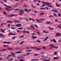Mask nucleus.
<instances>
[{
	"label": "nucleus",
	"instance_id": "34",
	"mask_svg": "<svg viewBox=\"0 0 61 61\" xmlns=\"http://www.w3.org/2000/svg\"><path fill=\"white\" fill-rule=\"evenodd\" d=\"M34 25L36 27V28H38V27L37 25L36 24H35Z\"/></svg>",
	"mask_w": 61,
	"mask_h": 61
},
{
	"label": "nucleus",
	"instance_id": "23",
	"mask_svg": "<svg viewBox=\"0 0 61 61\" xmlns=\"http://www.w3.org/2000/svg\"><path fill=\"white\" fill-rule=\"evenodd\" d=\"M0 30H2V33H4V32H5V29L3 30L1 28L0 29Z\"/></svg>",
	"mask_w": 61,
	"mask_h": 61
},
{
	"label": "nucleus",
	"instance_id": "18",
	"mask_svg": "<svg viewBox=\"0 0 61 61\" xmlns=\"http://www.w3.org/2000/svg\"><path fill=\"white\" fill-rule=\"evenodd\" d=\"M50 61V59H45V60H43V61Z\"/></svg>",
	"mask_w": 61,
	"mask_h": 61
},
{
	"label": "nucleus",
	"instance_id": "64",
	"mask_svg": "<svg viewBox=\"0 0 61 61\" xmlns=\"http://www.w3.org/2000/svg\"><path fill=\"white\" fill-rule=\"evenodd\" d=\"M9 35H13V33H9Z\"/></svg>",
	"mask_w": 61,
	"mask_h": 61
},
{
	"label": "nucleus",
	"instance_id": "53",
	"mask_svg": "<svg viewBox=\"0 0 61 61\" xmlns=\"http://www.w3.org/2000/svg\"><path fill=\"white\" fill-rule=\"evenodd\" d=\"M36 49L37 50H40L41 48H36Z\"/></svg>",
	"mask_w": 61,
	"mask_h": 61
},
{
	"label": "nucleus",
	"instance_id": "32",
	"mask_svg": "<svg viewBox=\"0 0 61 61\" xmlns=\"http://www.w3.org/2000/svg\"><path fill=\"white\" fill-rule=\"evenodd\" d=\"M20 61H25V60L23 59H20L19 60Z\"/></svg>",
	"mask_w": 61,
	"mask_h": 61
},
{
	"label": "nucleus",
	"instance_id": "7",
	"mask_svg": "<svg viewBox=\"0 0 61 61\" xmlns=\"http://www.w3.org/2000/svg\"><path fill=\"white\" fill-rule=\"evenodd\" d=\"M42 4H45V5H47L48 4H49V3H48V2H46L43 1H42Z\"/></svg>",
	"mask_w": 61,
	"mask_h": 61
},
{
	"label": "nucleus",
	"instance_id": "17",
	"mask_svg": "<svg viewBox=\"0 0 61 61\" xmlns=\"http://www.w3.org/2000/svg\"><path fill=\"white\" fill-rule=\"evenodd\" d=\"M9 57H10V55H9L7 57H5L4 58H5V59H9Z\"/></svg>",
	"mask_w": 61,
	"mask_h": 61
},
{
	"label": "nucleus",
	"instance_id": "40",
	"mask_svg": "<svg viewBox=\"0 0 61 61\" xmlns=\"http://www.w3.org/2000/svg\"><path fill=\"white\" fill-rule=\"evenodd\" d=\"M45 8L46 9H47V10H48L49 9V8L48 7H46Z\"/></svg>",
	"mask_w": 61,
	"mask_h": 61
},
{
	"label": "nucleus",
	"instance_id": "36",
	"mask_svg": "<svg viewBox=\"0 0 61 61\" xmlns=\"http://www.w3.org/2000/svg\"><path fill=\"white\" fill-rule=\"evenodd\" d=\"M36 42H38L39 43H41V42L39 40H38L36 41Z\"/></svg>",
	"mask_w": 61,
	"mask_h": 61
},
{
	"label": "nucleus",
	"instance_id": "41",
	"mask_svg": "<svg viewBox=\"0 0 61 61\" xmlns=\"http://www.w3.org/2000/svg\"><path fill=\"white\" fill-rule=\"evenodd\" d=\"M54 13H57V11L56 10H54Z\"/></svg>",
	"mask_w": 61,
	"mask_h": 61
},
{
	"label": "nucleus",
	"instance_id": "43",
	"mask_svg": "<svg viewBox=\"0 0 61 61\" xmlns=\"http://www.w3.org/2000/svg\"><path fill=\"white\" fill-rule=\"evenodd\" d=\"M46 5L45 4H43L42 6H41V7H43V6H46Z\"/></svg>",
	"mask_w": 61,
	"mask_h": 61
},
{
	"label": "nucleus",
	"instance_id": "21",
	"mask_svg": "<svg viewBox=\"0 0 61 61\" xmlns=\"http://www.w3.org/2000/svg\"><path fill=\"white\" fill-rule=\"evenodd\" d=\"M32 61H38V60H37V59H32L31 60Z\"/></svg>",
	"mask_w": 61,
	"mask_h": 61
},
{
	"label": "nucleus",
	"instance_id": "51",
	"mask_svg": "<svg viewBox=\"0 0 61 61\" xmlns=\"http://www.w3.org/2000/svg\"><path fill=\"white\" fill-rule=\"evenodd\" d=\"M26 49H29L30 48V47H26Z\"/></svg>",
	"mask_w": 61,
	"mask_h": 61
},
{
	"label": "nucleus",
	"instance_id": "37",
	"mask_svg": "<svg viewBox=\"0 0 61 61\" xmlns=\"http://www.w3.org/2000/svg\"><path fill=\"white\" fill-rule=\"evenodd\" d=\"M9 46V45H3V46H4V47H8Z\"/></svg>",
	"mask_w": 61,
	"mask_h": 61
},
{
	"label": "nucleus",
	"instance_id": "20",
	"mask_svg": "<svg viewBox=\"0 0 61 61\" xmlns=\"http://www.w3.org/2000/svg\"><path fill=\"white\" fill-rule=\"evenodd\" d=\"M36 21L38 22V23H41V21H40V20H39L38 19H36Z\"/></svg>",
	"mask_w": 61,
	"mask_h": 61
},
{
	"label": "nucleus",
	"instance_id": "15",
	"mask_svg": "<svg viewBox=\"0 0 61 61\" xmlns=\"http://www.w3.org/2000/svg\"><path fill=\"white\" fill-rule=\"evenodd\" d=\"M7 49L8 50H13V48L9 47L7 48Z\"/></svg>",
	"mask_w": 61,
	"mask_h": 61
},
{
	"label": "nucleus",
	"instance_id": "12",
	"mask_svg": "<svg viewBox=\"0 0 61 61\" xmlns=\"http://www.w3.org/2000/svg\"><path fill=\"white\" fill-rule=\"evenodd\" d=\"M31 37L33 39H36L37 38V37L36 36H32Z\"/></svg>",
	"mask_w": 61,
	"mask_h": 61
},
{
	"label": "nucleus",
	"instance_id": "9",
	"mask_svg": "<svg viewBox=\"0 0 61 61\" xmlns=\"http://www.w3.org/2000/svg\"><path fill=\"white\" fill-rule=\"evenodd\" d=\"M61 36V33H59L56 34V36Z\"/></svg>",
	"mask_w": 61,
	"mask_h": 61
},
{
	"label": "nucleus",
	"instance_id": "14",
	"mask_svg": "<svg viewBox=\"0 0 61 61\" xmlns=\"http://www.w3.org/2000/svg\"><path fill=\"white\" fill-rule=\"evenodd\" d=\"M21 32H23L22 33L24 34H25V33H26V31H25L24 30H23L22 31H21Z\"/></svg>",
	"mask_w": 61,
	"mask_h": 61
},
{
	"label": "nucleus",
	"instance_id": "27",
	"mask_svg": "<svg viewBox=\"0 0 61 61\" xmlns=\"http://www.w3.org/2000/svg\"><path fill=\"white\" fill-rule=\"evenodd\" d=\"M20 13H23L24 12V10H23L22 9H21L20 10Z\"/></svg>",
	"mask_w": 61,
	"mask_h": 61
},
{
	"label": "nucleus",
	"instance_id": "46",
	"mask_svg": "<svg viewBox=\"0 0 61 61\" xmlns=\"http://www.w3.org/2000/svg\"><path fill=\"white\" fill-rule=\"evenodd\" d=\"M3 13L4 14V15H7V14H6V12H3Z\"/></svg>",
	"mask_w": 61,
	"mask_h": 61
},
{
	"label": "nucleus",
	"instance_id": "48",
	"mask_svg": "<svg viewBox=\"0 0 61 61\" xmlns=\"http://www.w3.org/2000/svg\"><path fill=\"white\" fill-rule=\"evenodd\" d=\"M43 32H44V33H48V31H46L45 30H44L43 31Z\"/></svg>",
	"mask_w": 61,
	"mask_h": 61
},
{
	"label": "nucleus",
	"instance_id": "55",
	"mask_svg": "<svg viewBox=\"0 0 61 61\" xmlns=\"http://www.w3.org/2000/svg\"><path fill=\"white\" fill-rule=\"evenodd\" d=\"M54 16H57V15L55 13H54Z\"/></svg>",
	"mask_w": 61,
	"mask_h": 61
},
{
	"label": "nucleus",
	"instance_id": "31",
	"mask_svg": "<svg viewBox=\"0 0 61 61\" xmlns=\"http://www.w3.org/2000/svg\"><path fill=\"white\" fill-rule=\"evenodd\" d=\"M40 9H43V10H46V9L44 7L41 8H40Z\"/></svg>",
	"mask_w": 61,
	"mask_h": 61
},
{
	"label": "nucleus",
	"instance_id": "10",
	"mask_svg": "<svg viewBox=\"0 0 61 61\" xmlns=\"http://www.w3.org/2000/svg\"><path fill=\"white\" fill-rule=\"evenodd\" d=\"M41 21H45L46 20L45 19L41 18L39 19Z\"/></svg>",
	"mask_w": 61,
	"mask_h": 61
},
{
	"label": "nucleus",
	"instance_id": "47",
	"mask_svg": "<svg viewBox=\"0 0 61 61\" xmlns=\"http://www.w3.org/2000/svg\"><path fill=\"white\" fill-rule=\"evenodd\" d=\"M11 29H15V27H11Z\"/></svg>",
	"mask_w": 61,
	"mask_h": 61
},
{
	"label": "nucleus",
	"instance_id": "1",
	"mask_svg": "<svg viewBox=\"0 0 61 61\" xmlns=\"http://www.w3.org/2000/svg\"><path fill=\"white\" fill-rule=\"evenodd\" d=\"M5 9L6 10H7L8 12H10V11H11L12 10H13L14 9L12 8L10 9V8H5Z\"/></svg>",
	"mask_w": 61,
	"mask_h": 61
},
{
	"label": "nucleus",
	"instance_id": "4",
	"mask_svg": "<svg viewBox=\"0 0 61 61\" xmlns=\"http://www.w3.org/2000/svg\"><path fill=\"white\" fill-rule=\"evenodd\" d=\"M24 10L25 11V12H27H27H29L30 11H32V9H30V10H28V9H25Z\"/></svg>",
	"mask_w": 61,
	"mask_h": 61
},
{
	"label": "nucleus",
	"instance_id": "54",
	"mask_svg": "<svg viewBox=\"0 0 61 61\" xmlns=\"http://www.w3.org/2000/svg\"><path fill=\"white\" fill-rule=\"evenodd\" d=\"M37 33L39 35L40 34V32L39 31H37Z\"/></svg>",
	"mask_w": 61,
	"mask_h": 61
},
{
	"label": "nucleus",
	"instance_id": "56",
	"mask_svg": "<svg viewBox=\"0 0 61 61\" xmlns=\"http://www.w3.org/2000/svg\"><path fill=\"white\" fill-rule=\"evenodd\" d=\"M15 11H18L19 10L18 9H15Z\"/></svg>",
	"mask_w": 61,
	"mask_h": 61
},
{
	"label": "nucleus",
	"instance_id": "49",
	"mask_svg": "<svg viewBox=\"0 0 61 61\" xmlns=\"http://www.w3.org/2000/svg\"><path fill=\"white\" fill-rule=\"evenodd\" d=\"M48 28L49 29H50L51 30H54V29H53L52 28H51L50 27H49Z\"/></svg>",
	"mask_w": 61,
	"mask_h": 61
},
{
	"label": "nucleus",
	"instance_id": "44",
	"mask_svg": "<svg viewBox=\"0 0 61 61\" xmlns=\"http://www.w3.org/2000/svg\"><path fill=\"white\" fill-rule=\"evenodd\" d=\"M16 37H15V36H13V38H12V40L14 39H15V38Z\"/></svg>",
	"mask_w": 61,
	"mask_h": 61
},
{
	"label": "nucleus",
	"instance_id": "22",
	"mask_svg": "<svg viewBox=\"0 0 61 61\" xmlns=\"http://www.w3.org/2000/svg\"><path fill=\"white\" fill-rule=\"evenodd\" d=\"M12 23L13 22L12 21H10L9 20L7 22V23Z\"/></svg>",
	"mask_w": 61,
	"mask_h": 61
},
{
	"label": "nucleus",
	"instance_id": "63",
	"mask_svg": "<svg viewBox=\"0 0 61 61\" xmlns=\"http://www.w3.org/2000/svg\"><path fill=\"white\" fill-rule=\"evenodd\" d=\"M51 46L54 47V46L53 44H51Z\"/></svg>",
	"mask_w": 61,
	"mask_h": 61
},
{
	"label": "nucleus",
	"instance_id": "3",
	"mask_svg": "<svg viewBox=\"0 0 61 61\" xmlns=\"http://www.w3.org/2000/svg\"><path fill=\"white\" fill-rule=\"evenodd\" d=\"M15 15L14 14H10L9 15H8L7 17H13V16H14Z\"/></svg>",
	"mask_w": 61,
	"mask_h": 61
},
{
	"label": "nucleus",
	"instance_id": "42",
	"mask_svg": "<svg viewBox=\"0 0 61 61\" xmlns=\"http://www.w3.org/2000/svg\"><path fill=\"white\" fill-rule=\"evenodd\" d=\"M3 1L4 3H6L7 2V0H3Z\"/></svg>",
	"mask_w": 61,
	"mask_h": 61
},
{
	"label": "nucleus",
	"instance_id": "2",
	"mask_svg": "<svg viewBox=\"0 0 61 61\" xmlns=\"http://www.w3.org/2000/svg\"><path fill=\"white\" fill-rule=\"evenodd\" d=\"M27 56V55L25 54V55H23V54L21 56V57H20L19 56H18L17 58L18 59H21V58H24V56Z\"/></svg>",
	"mask_w": 61,
	"mask_h": 61
},
{
	"label": "nucleus",
	"instance_id": "33",
	"mask_svg": "<svg viewBox=\"0 0 61 61\" xmlns=\"http://www.w3.org/2000/svg\"><path fill=\"white\" fill-rule=\"evenodd\" d=\"M24 43V41H22L20 43V45H22V44H23V43Z\"/></svg>",
	"mask_w": 61,
	"mask_h": 61
},
{
	"label": "nucleus",
	"instance_id": "19",
	"mask_svg": "<svg viewBox=\"0 0 61 61\" xmlns=\"http://www.w3.org/2000/svg\"><path fill=\"white\" fill-rule=\"evenodd\" d=\"M30 27H31V28L32 29H35V28H33L34 27L33 26V25H30Z\"/></svg>",
	"mask_w": 61,
	"mask_h": 61
},
{
	"label": "nucleus",
	"instance_id": "5",
	"mask_svg": "<svg viewBox=\"0 0 61 61\" xmlns=\"http://www.w3.org/2000/svg\"><path fill=\"white\" fill-rule=\"evenodd\" d=\"M4 6H6V7H7V8H12L10 6H9L5 4L4 5Z\"/></svg>",
	"mask_w": 61,
	"mask_h": 61
},
{
	"label": "nucleus",
	"instance_id": "60",
	"mask_svg": "<svg viewBox=\"0 0 61 61\" xmlns=\"http://www.w3.org/2000/svg\"><path fill=\"white\" fill-rule=\"evenodd\" d=\"M13 56L14 57H15V54H12V56Z\"/></svg>",
	"mask_w": 61,
	"mask_h": 61
},
{
	"label": "nucleus",
	"instance_id": "29",
	"mask_svg": "<svg viewBox=\"0 0 61 61\" xmlns=\"http://www.w3.org/2000/svg\"><path fill=\"white\" fill-rule=\"evenodd\" d=\"M51 23V22L50 21H47L46 23V24H49Z\"/></svg>",
	"mask_w": 61,
	"mask_h": 61
},
{
	"label": "nucleus",
	"instance_id": "45",
	"mask_svg": "<svg viewBox=\"0 0 61 61\" xmlns=\"http://www.w3.org/2000/svg\"><path fill=\"white\" fill-rule=\"evenodd\" d=\"M37 55H39V54H35L34 55V56H37Z\"/></svg>",
	"mask_w": 61,
	"mask_h": 61
},
{
	"label": "nucleus",
	"instance_id": "25",
	"mask_svg": "<svg viewBox=\"0 0 61 61\" xmlns=\"http://www.w3.org/2000/svg\"><path fill=\"white\" fill-rule=\"evenodd\" d=\"M25 14V12H23V13H20L19 14L20 15H23V14Z\"/></svg>",
	"mask_w": 61,
	"mask_h": 61
},
{
	"label": "nucleus",
	"instance_id": "30",
	"mask_svg": "<svg viewBox=\"0 0 61 61\" xmlns=\"http://www.w3.org/2000/svg\"><path fill=\"white\" fill-rule=\"evenodd\" d=\"M54 48H56V49H58V47L56 46H54Z\"/></svg>",
	"mask_w": 61,
	"mask_h": 61
},
{
	"label": "nucleus",
	"instance_id": "50",
	"mask_svg": "<svg viewBox=\"0 0 61 61\" xmlns=\"http://www.w3.org/2000/svg\"><path fill=\"white\" fill-rule=\"evenodd\" d=\"M17 20H14V22H15V23H17Z\"/></svg>",
	"mask_w": 61,
	"mask_h": 61
},
{
	"label": "nucleus",
	"instance_id": "59",
	"mask_svg": "<svg viewBox=\"0 0 61 61\" xmlns=\"http://www.w3.org/2000/svg\"><path fill=\"white\" fill-rule=\"evenodd\" d=\"M5 37V35H3V36H2V38H4Z\"/></svg>",
	"mask_w": 61,
	"mask_h": 61
},
{
	"label": "nucleus",
	"instance_id": "61",
	"mask_svg": "<svg viewBox=\"0 0 61 61\" xmlns=\"http://www.w3.org/2000/svg\"><path fill=\"white\" fill-rule=\"evenodd\" d=\"M24 7H26V6H27V5H24Z\"/></svg>",
	"mask_w": 61,
	"mask_h": 61
},
{
	"label": "nucleus",
	"instance_id": "24",
	"mask_svg": "<svg viewBox=\"0 0 61 61\" xmlns=\"http://www.w3.org/2000/svg\"><path fill=\"white\" fill-rule=\"evenodd\" d=\"M48 37L46 36V38L45 39L44 41V42H45V41H46V40H47V39H48Z\"/></svg>",
	"mask_w": 61,
	"mask_h": 61
},
{
	"label": "nucleus",
	"instance_id": "13",
	"mask_svg": "<svg viewBox=\"0 0 61 61\" xmlns=\"http://www.w3.org/2000/svg\"><path fill=\"white\" fill-rule=\"evenodd\" d=\"M56 6H57V7H59L61 6V5H58L57 4V3H56Z\"/></svg>",
	"mask_w": 61,
	"mask_h": 61
},
{
	"label": "nucleus",
	"instance_id": "62",
	"mask_svg": "<svg viewBox=\"0 0 61 61\" xmlns=\"http://www.w3.org/2000/svg\"><path fill=\"white\" fill-rule=\"evenodd\" d=\"M58 23H61V21H59L57 22Z\"/></svg>",
	"mask_w": 61,
	"mask_h": 61
},
{
	"label": "nucleus",
	"instance_id": "52",
	"mask_svg": "<svg viewBox=\"0 0 61 61\" xmlns=\"http://www.w3.org/2000/svg\"><path fill=\"white\" fill-rule=\"evenodd\" d=\"M44 14V13H41L40 14V15H43Z\"/></svg>",
	"mask_w": 61,
	"mask_h": 61
},
{
	"label": "nucleus",
	"instance_id": "8",
	"mask_svg": "<svg viewBox=\"0 0 61 61\" xmlns=\"http://www.w3.org/2000/svg\"><path fill=\"white\" fill-rule=\"evenodd\" d=\"M48 3H48V4L47 5V6H49V7H52V6L51 5H51V3L48 2Z\"/></svg>",
	"mask_w": 61,
	"mask_h": 61
},
{
	"label": "nucleus",
	"instance_id": "35",
	"mask_svg": "<svg viewBox=\"0 0 61 61\" xmlns=\"http://www.w3.org/2000/svg\"><path fill=\"white\" fill-rule=\"evenodd\" d=\"M42 58H46V57H45L44 56H42Z\"/></svg>",
	"mask_w": 61,
	"mask_h": 61
},
{
	"label": "nucleus",
	"instance_id": "39",
	"mask_svg": "<svg viewBox=\"0 0 61 61\" xmlns=\"http://www.w3.org/2000/svg\"><path fill=\"white\" fill-rule=\"evenodd\" d=\"M31 48H33L34 49H36V47H31Z\"/></svg>",
	"mask_w": 61,
	"mask_h": 61
},
{
	"label": "nucleus",
	"instance_id": "28",
	"mask_svg": "<svg viewBox=\"0 0 61 61\" xmlns=\"http://www.w3.org/2000/svg\"><path fill=\"white\" fill-rule=\"evenodd\" d=\"M15 53L16 54H17V53H21V51H18V52H15Z\"/></svg>",
	"mask_w": 61,
	"mask_h": 61
},
{
	"label": "nucleus",
	"instance_id": "58",
	"mask_svg": "<svg viewBox=\"0 0 61 61\" xmlns=\"http://www.w3.org/2000/svg\"><path fill=\"white\" fill-rule=\"evenodd\" d=\"M54 42L55 43H56V40L55 39H54Z\"/></svg>",
	"mask_w": 61,
	"mask_h": 61
},
{
	"label": "nucleus",
	"instance_id": "11",
	"mask_svg": "<svg viewBox=\"0 0 61 61\" xmlns=\"http://www.w3.org/2000/svg\"><path fill=\"white\" fill-rule=\"evenodd\" d=\"M7 50V49H3L1 50H0V51H6Z\"/></svg>",
	"mask_w": 61,
	"mask_h": 61
},
{
	"label": "nucleus",
	"instance_id": "38",
	"mask_svg": "<svg viewBox=\"0 0 61 61\" xmlns=\"http://www.w3.org/2000/svg\"><path fill=\"white\" fill-rule=\"evenodd\" d=\"M13 60V58H11V59H9L8 60V61H12V60Z\"/></svg>",
	"mask_w": 61,
	"mask_h": 61
},
{
	"label": "nucleus",
	"instance_id": "26",
	"mask_svg": "<svg viewBox=\"0 0 61 61\" xmlns=\"http://www.w3.org/2000/svg\"><path fill=\"white\" fill-rule=\"evenodd\" d=\"M58 57H54V60H56V59H58Z\"/></svg>",
	"mask_w": 61,
	"mask_h": 61
},
{
	"label": "nucleus",
	"instance_id": "6",
	"mask_svg": "<svg viewBox=\"0 0 61 61\" xmlns=\"http://www.w3.org/2000/svg\"><path fill=\"white\" fill-rule=\"evenodd\" d=\"M16 27H20V26H21V24H18L16 25Z\"/></svg>",
	"mask_w": 61,
	"mask_h": 61
},
{
	"label": "nucleus",
	"instance_id": "16",
	"mask_svg": "<svg viewBox=\"0 0 61 61\" xmlns=\"http://www.w3.org/2000/svg\"><path fill=\"white\" fill-rule=\"evenodd\" d=\"M6 25V23H2L0 24V26H2L3 25Z\"/></svg>",
	"mask_w": 61,
	"mask_h": 61
},
{
	"label": "nucleus",
	"instance_id": "57",
	"mask_svg": "<svg viewBox=\"0 0 61 61\" xmlns=\"http://www.w3.org/2000/svg\"><path fill=\"white\" fill-rule=\"evenodd\" d=\"M21 36V38H23V37H24V35H22Z\"/></svg>",
	"mask_w": 61,
	"mask_h": 61
}]
</instances>
